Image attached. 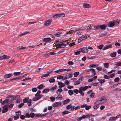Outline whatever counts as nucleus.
<instances>
[{
    "label": "nucleus",
    "mask_w": 121,
    "mask_h": 121,
    "mask_svg": "<svg viewBox=\"0 0 121 121\" xmlns=\"http://www.w3.org/2000/svg\"><path fill=\"white\" fill-rule=\"evenodd\" d=\"M26 114L25 115L26 117V118H29L30 117L33 118L35 116V117H41L46 116L47 114H43L42 115L40 114Z\"/></svg>",
    "instance_id": "f257e3e1"
},
{
    "label": "nucleus",
    "mask_w": 121,
    "mask_h": 121,
    "mask_svg": "<svg viewBox=\"0 0 121 121\" xmlns=\"http://www.w3.org/2000/svg\"><path fill=\"white\" fill-rule=\"evenodd\" d=\"M60 43L61 48H64L66 45L68 44L69 43L68 41L66 40L61 42Z\"/></svg>",
    "instance_id": "f03ea898"
},
{
    "label": "nucleus",
    "mask_w": 121,
    "mask_h": 121,
    "mask_svg": "<svg viewBox=\"0 0 121 121\" xmlns=\"http://www.w3.org/2000/svg\"><path fill=\"white\" fill-rule=\"evenodd\" d=\"M121 116V115L120 114H119V115L117 116L114 117H110L109 119V120L110 121H115L117 118H119Z\"/></svg>",
    "instance_id": "7ed1b4c3"
},
{
    "label": "nucleus",
    "mask_w": 121,
    "mask_h": 121,
    "mask_svg": "<svg viewBox=\"0 0 121 121\" xmlns=\"http://www.w3.org/2000/svg\"><path fill=\"white\" fill-rule=\"evenodd\" d=\"M87 38V36L86 35H83L80 37L78 39V43H80L81 41L84 40Z\"/></svg>",
    "instance_id": "20e7f679"
},
{
    "label": "nucleus",
    "mask_w": 121,
    "mask_h": 121,
    "mask_svg": "<svg viewBox=\"0 0 121 121\" xmlns=\"http://www.w3.org/2000/svg\"><path fill=\"white\" fill-rule=\"evenodd\" d=\"M52 21V19H51L46 21L45 22L44 25L46 26H49L50 25Z\"/></svg>",
    "instance_id": "39448f33"
},
{
    "label": "nucleus",
    "mask_w": 121,
    "mask_h": 121,
    "mask_svg": "<svg viewBox=\"0 0 121 121\" xmlns=\"http://www.w3.org/2000/svg\"><path fill=\"white\" fill-rule=\"evenodd\" d=\"M2 108L3 109L2 112L3 113H4L6 112L8 110V107L6 105H4L3 107Z\"/></svg>",
    "instance_id": "423d86ee"
},
{
    "label": "nucleus",
    "mask_w": 121,
    "mask_h": 121,
    "mask_svg": "<svg viewBox=\"0 0 121 121\" xmlns=\"http://www.w3.org/2000/svg\"><path fill=\"white\" fill-rule=\"evenodd\" d=\"M79 93L81 94V95L82 96H84V93L82 91H85L84 89L83 86H81L80 87L79 89Z\"/></svg>",
    "instance_id": "0eeeda50"
},
{
    "label": "nucleus",
    "mask_w": 121,
    "mask_h": 121,
    "mask_svg": "<svg viewBox=\"0 0 121 121\" xmlns=\"http://www.w3.org/2000/svg\"><path fill=\"white\" fill-rule=\"evenodd\" d=\"M80 49V51L81 52L83 53H87L88 51V50L87 49L86 47H83L82 48H81Z\"/></svg>",
    "instance_id": "6e6552de"
},
{
    "label": "nucleus",
    "mask_w": 121,
    "mask_h": 121,
    "mask_svg": "<svg viewBox=\"0 0 121 121\" xmlns=\"http://www.w3.org/2000/svg\"><path fill=\"white\" fill-rule=\"evenodd\" d=\"M10 58L9 56H8L5 55H4L3 56L0 57V60H2L3 59H8Z\"/></svg>",
    "instance_id": "1a4fd4ad"
},
{
    "label": "nucleus",
    "mask_w": 121,
    "mask_h": 121,
    "mask_svg": "<svg viewBox=\"0 0 121 121\" xmlns=\"http://www.w3.org/2000/svg\"><path fill=\"white\" fill-rule=\"evenodd\" d=\"M61 42H59V41L56 40L55 42L56 45V46L57 48H61Z\"/></svg>",
    "instance_id": "9d476101"
},
{
    "label": "nucleus",
    "mask_w": 121,
    "mask_h": 121,
    "mask_svg": "<svg viewBox=\"0 0 121 121\" xmlns=\"http://www.w3.org/2000/svg\"><path fill=\"white\" fill-rule=\"evenodd\" d=\"M13 76V74L11 73H10L8 74H6L5 75L4 77L5 78H9L10 77Z\"/></svg>",
    "instance_id": "9b49d317"
},
{
    "label": "nucleus",
    "mask_w": 121,
    "mask_h": 121,
    "mask_svg": "<svg viewBox=\"0 0 121 121\" xmlns=\"http://www.w3.org/2000/svg\"><path fill=\"white\" fill-rule=\"evenodd\" d=\"M89 70H90L91 72L92 75V76H94L95 75V71L94 69L91 68L89 69Z\"/></svg>",
    "instance_id": "f8f14e48"
},
{
    "label": "nucleus",
    "mask_w": 121,
    "mask_h": 121,
    "mask_svg": "<svg viewBox=\"0 0 121 121\" xmlns=\"http://www.w3.org/2000/svg\"><path fill=\"white\" fill-rule=\"evenodd\" d=\"M61 102H56L53 104V106L54 107H58L60 106L61 105Z\"/></svg>",
    "instance_id": "ddd939ff"
},
{
    "label": "nucleus",
    "mask_w": 121,
    "mask_h": 121,
    "mask_svg": "<svg viewBox=\"0 0 121 121\" xmlns=\"http://www.w3.org/2000/svg\"><path fill=\"white\" fill-rule=\"evenodd\" d=\"M58 84L59 85V87L61 88L65 86V83H62L61 82H58Z\"/></svg>",
    "instance_id": "4468645a"
},
{
    "label": "nucleus",
    "mask_w": 121,
    "mask_h": 121,
    "mask_svg": "<svg viewBox=\"0 0 121 121\" xmlns=\"http://www.w3.org/2000/svg\"><path fill=\"white\" fill-rule=\"evenodd\" d=\"M112 45L111 44H110L103 48V50H104L108 49L111 48H112Z\"/></svg>",
    "instance_id": "2eb2a0df"
},
{
    "label": "nucleus",
    "mask_w": 121,
    "mask_h": 121,
    "mask_svg": "<svg viewBox=\"0 0 121 121\" xmlns=\"http://www.w3.org/2000/svg\"><path fill=\"white\" fill-rule=\"evenodd\" d=\"M102 103V99L100 100L98 99L95 102L94 104L99 105V104H100Z\"/></svg>",
    "instance_id": "dca6fc26"
},
{
    "label": "nucleus",
    "mask_w": 121,
    "mask_h": 121,
    "mask_svg": "<svg viewBox=\"0 0 121 121\" xmlns=\"http://www.w3.org/2000/svg\"><path fill=\"white\" fill-rule=\"evenodd\" d=\"M80 108V106H77L76 107H75V106H74L72 107V108H71L70 109L71 111H73L74 109H75V110H77L78 109H79Z\"/></svg>",
    "instance_id": "f3484780"
},
{
    "label": "nucleus",
    "mask_w": 121,
    "mask_h": 121,
    "mask_svg": "<svg viewBox=\"0 0 121 121\" xmlns=\"http://www.w3.org/2000/svg\"><path fill=\"white\" fill-rule=\"evenodd\" d=\"M51 40V39L50 38H44L43 39L42 41L43 42H48Z\"/></svg>",
    "instance_id": "a211bd4d"
},
{
    "label": "nucleus",
    "mask_w": 121,
    "mask_h": 121,
    "mask_svg": "<svg viewBox=\"0 0 121 121\" xmlns=\"http://www.w3.org/2000/svg\"><path fill=\"white\" fill-rule=\"evenodd\" d=\"M83 7L84 8H89L90 7V4H87L86 3H84Z\"/></svg>",
    "instance_id": "6ab92c4d"
},
{
    "label": "nucleus",
    "mask_w": 121,
    "mask_h": 121,
    "mask_svg": "<svg viewBox=\"0 0 121 121\" xmlns=\"http://www.w3.org/2000/svg\"><path fill=\"white\" fill-rule=\"evenodd\" d=\"M62 33V32H57L56 34H54V35L56 37H60L61 36L60 35Z\"/></svg>",
    "instance_id": "aec40b11"
},
{
    "label": "nucleus",
    "mask_w": 121,
    "mask_h": 121,
    "mask_svg": "<svg viewBox=\"0 0 121 121\" xmlns=\"http://www.w3.org/2000/svg\"><path fill=\"white\" fill-rule=\"evenodd\" d=\"M108 26L109 27H111L114 26L115 25V23L113 22H111L108 23Z\"/></svg>",
    "instance_id": "412c9836"
},
{
    "label": "nucleus",
    "mask_w": 121,
    "mask_h": 121,
    "mask_svg": "<svg viewBox=\"0 0 121 121\" xmlns=\"http://www.w3.org/2000/svg\"><path fill=\"white\" fill-rule=\"evenodd\" d=\"M49 91L50 89L49 88H46L44 89L42 92L43 93H47Z\"/></svg>",
    "instance_id": "4be33fe9"
},
{
    "label": "nucleus",
    "mask_w": 121,
    "mask_h": 121,
    "mask_svg": "<svg viewBox=\"0 0 121 121\" xmlns=\"http://www.w3.org/2000/svg\"><path fill=\"white\" fill-rule=\"evenodd\" d=\"M71 109H68L64 111L61 112V113H69L71 112Z\"/></svg>",
    "instance_id": "5701e85b"
},
{
    "label": "nucleus",
    "mask_w": 121,
    "mask_h": 121,
    "mask_svg": "<svg viewBox=\"0 0 121 121\" xmlns=\"http://www.w3.org/2000/svg\"><path fill=\"white\" fill-rule=\"evenodd\" d=\"M65 69H59L57 70H56L54 71V72L56 73H59L60 72H63L64 71H65Z\"/></svg>",
    "instance_id": "b1692460"
},
{
    "label": "nucleus",
    "mask_w": 121,
    "mask_h": 121,
    "mask_svg": "<svg viewBox=\"0 0 121 121\" xmlns=\"http://www.w3.org/2000/svg\"><path fill=\"white\" fill-rule=\"evenodd\" d=\"M70 100L69 99H66V100H64L63 102V104H66L69 102Z\"/></svg>",
    "instance_id": "393cba45"
},
{
    "label": "nucleus",
    "mask_w": 121,
    "mask_h": 121,
    "mask_svg": "<svg viewBox=\"0 0 121 121\" xmlns=\"http://www.w3.org/2000/svg\"><path fill=\"white\" fill-rule=\"evenodd\" d=\"M98 58V56H91L90 57H87V58L88 59H95L96 58Z\"/></svg>",
    "instance_id": "a878e982"
},
{
    "label": "nucleus",
    "mask_w": 121,
    "mask_h": 121,
    "mask_svg": "<svg viewBox=\"0 0 121 121\" xmlns=\"http://www.w3.org/2000/svg\"><path fill=\"white\" fill-rule=\"evenodd\" d=\"M117 52H114L112 53L110 55V56L111 57H114L116 56Z\"/></svg>",
    "instance_id": "bb28decb"
},
{
    "label": "nucleus",
    "mask_w": 121,
    "mask_h": 121,
    "mask_svg": "<svg viewBox=\"0 0 121 121\" xmlns=\"http://www.w3.org/2000/svg\"><path fill=\"white\" fill-rule=\"evenodd\" d=\"M53 17L54 18H57L59 17H60L59 14H56L53 16Z\"/></svg>",
    "instance_id": "cd10ccee"
},
{
    "label": "nucleus",
    "mask_w": 121,
    "mask_h": 121,
    "mask_svg": "<svg viewBox=\"0 0 121 121\" xmlns=\"http://www.w3.org/2000/svg\"><path fill=\"white\" fill-rule=\"evenodd\" d=\"M119 21L118 20H115L114 21V23H115V25L116 26H118L119 23Z\"/></svg>",
    "instance_id": "c85d7f7f"
},
{
    "label": "nucleus",
    "mask_w": 121,
    "mask_h": 121,
    "mask_svg": "<svg viewBox=\"0 0 121 121\" xmlns=\"http://www.w3.org/2000/svg\"><path fill=\"white\" fill-rule=\"evenodd\" d=\"M9 100L8 99H7L5 100L4 101L0 102V103H1V104H4L7 103L9 101Z\"/></svg>",
    "instance_id": "c756f323"
},
{
    "label": "nucleus",
    "mask_w": 121,
    "mask_h": 121,
    "mask_svg": "<svg viewBox=\"0 0 121 121\" xmlns=\"http://www.w3.org/2000/svg\"><path fill=\"white\" fill-rule=\"evenodd\" d=\"M106 27V26L104 25H100V28L102 30L105 29Z\"/></svg>",
    "instance_id": "7c9ffc66"
},
{
    "label": "nucleus",
    "mask_w": 121,
    "mask_h": 121,
    "mask_svg": "<svg viewBox=\"0 0 121 121\" xmlns=\"http://www.w3.org/2000/svg\"><path fill=\"white\" fill-rule=\"evenodd\" d=\"M55 81V79L53 78H50L49 80V82L51 83H53Z\"/></svg>",
    "instance_id": "2f4dec72"
},
{
    "label": "nucleus",
    "mask_w": 121,
    "mask_h": 121,
    "mask_svg": "<svg viewBox=\"0 0 121 121\" xmlns=\"http://www.w3.org/2000/svg\"><path fill=\"white\" fill-rule=\"evenodd\" d=\"M98 80L100 82L101 84H102L105 82V80L104 79H98Z\"/></svg>",
    "instance_id": "473e14b6"
},
{
    "label": "nucleus",
    "mask_w": 121,
    "mask_h": 121,
    "mask_svg": "<svg viewBox=\"0 0 121 121\" xmlns=\"http://www.w3.org/2000/svg\"><path fill=\"white\" fill-rule=\"evenodd\" d=\"M57 87V86L56 85H55V87H52L50 89V90L51 91L53 92L54 91V90H55L56 89V87Z\"/></svg>",
    "instance_id": "72a5a7b5"
},
{
    "label": "nucleus",
    "mask_w": 121,
    "mask_h": 121,
    "mask_svg": "<svg viewBox=\"0 0 121 121\" xmlns=\"http://www.w3.org/2000/svg\"><path fill=\"white\" fill-rule=\"evenodd\" d=\"M43 87H44V85L43 84H41L37 87V88L39 89H42Z\"/></svg>",
    "instance_id": "f704fd0d"
},
{
    "label": "nucleus",
    "mask_w": 121,
    "mask_h": 121,
    "mask_svg": "<svg viewBox=\"0 0 121 121\" xmlns=\"http://www.w3.org/2000/svg\"><path fill=\"white\" fill-rule=\"evenodd\" d=\"M62 91V88H60L59 89L56 91V92L57 94H60Z\"/></svg>",
    "instance_id": "c9c22d12"
},
{
    "label": "nucleus",
    "mask_w": 121,
    "mask_h": 121,
    "mask_svg": "<svg viewBox=\"0 0 121 121\" xmlns=\"http://www.w3.org/2000/svg\"><path fill=\"white\" fill-rule=\"evenodd\" d=\"M21 114H18V115H17L13 117L14 119L15 120H16L19 118V115H20Z\"/></svg>",
    "instance_id": "e433bc0d"
},
{
    "label": "nucleus",
    "mask_w": 121,
    "mask_h": 121,
    "mask_svg": "<svg viewBox=\"0 0 121 121\" xmlns=\"http://www.w3.org/2000/svg\"><path fill=\"white\" fill-rule=\"evenodd\" d=\"M79 74V73L78 72H75L73 73V75L75 77H77Z\"/></svg>",
    "instance_id": "4c0bfd02"
},
{
    "label": "nucleus",
    "mask_w": 121,
    "mask_h": 121,
    "mask_svg": "<svg viewBox=\"0 0 121 121\" xmlns=\"http://www.w3.org/2000/svg\"><path fill=\"white\" fill-rule=\"evenodd\" d=\"M68 93L70 95H72L73 94V90H69L68 91Z\"/></svg>",
    "instance_id": "58836bf2"
},
{
    "label": "nucleus",
    "mask_w": 121,
    "mask_h": 121,
    "mask_svg": "<svg viewBox=\"0 0 121 121\" xmlns=\"http://www.w3.org/2000/svg\"><path fill=\"white\" fill-rule=\"evenodd\" d=\"M21 73L20 72H15L13 73V75L15 76H18Z\"/></svg>",
    "instance_id": "ea45409f"
},
{
    "label": "nucleus",
    "mask_w": 121,
    "mask_h": 121,
    "mask_svg": "<svg viewBox=\"0 0 121 121\" xmlns=\"http://www.w3.org/2000/svg\"><path fill=\"white\" fill-rule=\"evenodd\" d=\"M91 86H92L91 85H88V86H85L84 87L83 86V88L84 89L86 90L87 88H91Z\"/></svg>",
    "instance_id": "a19ab883"
},
{
    "label": "nucleus",
    "mask_w": 121,
    "mask_h": 121,
    "mask_svg": "<svg viewBox=\"0 0 121 121\" xmlns=\"http://www.w3.org/2000/svg\"><path fill=\"white\" fill-rule=\"evenodd\" d=\"M41 93V91L40 90H38L37 92V93L35 94V97L38 96L39 95H40Z\"/></svg>",
    "instance_id": "79ce46f5"
},
{
    "label": "nucleus",
    "mask_w": 121,
    "mask_h": 121,
    "mask_svg": "<svg viewBox=\"0 0 121 121\" xmlns=\"http://www.w3.org/2000/svg\"><path fill=\"white\" fill-rule=\"evenodd\" d=\"M63 76L59 75L57 77V78L58 79H61L63 80Z\"/></svg>",
    "instance_id": "37998d69"
},
{
    "label": "nucleus",
    "mask_w": 121,
    "mask_h": 121,
    "mask_svg": "<svg viewBox=\"0 0 121 121\" xmlns=\"http://www.w3.org/2000/svg\"><path fill=\"white\" fill-rule=\"evenodd\" d=\"M49 76L48 74L46 73L44 74H43L42 75L41 78H43V77H47Z\"/></svg>",
    "instance_id": "c03bdc74"
},
{
    "label": "nucleus",
    "mask_w": 121,
    "mask_h": 121,
    "mask_svg": "<svg viewBox=\"0 0 121 121\" xmlns=\"http://www.w3.org/2000/svg\"><path fill=\"white\" fill-rule=\"evenodd\" d=\"M94 28L95 30L99 29L100 28V25H97L95 26H94Z\"/></svg>",
    "instance_id": "a18cd8bd"
},
{
    "label": "nucleus",
    "mask_w": 121,
    "mask_h": 121,
    "mask_svg": "<svg viewBox=\"0 0 121 121\" xmlns=\"http://www.w3.org/2000/svg\"><path fill=\"white\" fill-rule=\"evenodd\" d=\"M29 99L28 98H25L23 100V103H27V100Z\"/></svg>",
    "instance_id": "49530a36"
},
{
    "label": "nucleus",
    "mask_w": 121,
    "mask_h": 121,
    "mask_svg": "<svg viewBox=\"0 0 121 121\" xmlns=\"http://www.w3.org/2000/svg\"><path fill=\"white\" fill-rule=\"evenodd\" d=\"M55 53L54 52H50V53H48L47 55L48 56H49V55H55Z\"/></svg>",
    "instance_id": "de8ad7c7"
},
{
    "label": "nucleus",
    "mask_w": 121,
    "mask_h": 121,
    "mask_svg": "<svg viewBox=\"0 0 121 121\" xmlns=\"http://www.w3.org/2000/svg\"><path fill=\"white\" fill-rule=\"evenodd\" d=\"M77 31V30H75L74 31V30H70L69 32H67L66 33V34H71L73 33V32H75L76 31Z\"/></svg>",
    "instance_id": "09e8293b"
},
{
    "label": "nucleus",
    "mask_w": 121,
    "mask_h": 121,
    "mask_svg": "<svg viewBox=\"0 0 121 121\" xmlns=\"http://www.w3.org/2000/svg\"><path fill=\"white\" fill-rule=\"evenodd\" d=\"M109 63H104V67L106 68H108V67Z\"/></svg>",
    "instance_id": "8fccbe9b"
},
{
    "label": "nucleus",
    "mask_w": 121,
    "mask_h": 121,
    "mask_svg": "<svg viewBox=\"0 0 121 121\" xmlns=\"http://www.w3.org/2000/svg\"><path fill=\"white\" fill-rule=\"evenodd\" d=\"M31 80V78H26L25 79H23L21 81H24L26 80Z\"/></svg>",
    "instance_id": "3c124183"
},
{
    "label": "nucleus",
    "mask_w": 121,
    "mask_h": 121,
    "mask_svg": "<svg viewBox=\"0 0 121 121\" xmlns=\"http://www.w3.org/2000/svg\"><path fill=\"white\" fill-rule=\"evenodd\" d=\"M93 108L94 109H97L99 108V106L98 105L95 104V105L93 106Z\"/></svg>",
    "instance_id": "603ef678"
},
{
    "label": "nucleus",
    "mask_w": 121,
    "mask_h": 121,
    "mask_svg": "<svg viewBox=\"0 0 121 121\" xmlns=\"http://www.w3.org/2000/svg\"><path fill=\"white\" fill-rule=\"evenodd\" d=\"M107 32L104 33H103V34H101L99 36L100 37H103L104 36L106 35H107Z\"/></svg>",
    "instance_id": "864d4df0"
},
{
    "label": "nucleus",
    "mask_w": 121,
    "mask_h": 121,
    "mask_svg": "<svg viewBox=\"0 0 121 121\" xmlns=\"http://www.w3.org/2000/svg\"><path fill=\"white\" fill-rule=\"evenodd\" d=\"M96 67V65L95 64H90V66H89V67Z\"/></svg>",
    "instance_id": "5fc2aeb1"
},
{
    "label": "nucleus",
    "mask_w": 121,
    "mask_h": 121,
    "mask_svg": "<svg viewBox=\"0 0 121 121\" xmlns=\"http://www.w3.org/2000/svg\"><path fill=\"white\" fill-rule=\"evenodd\" d=\"M56 99H62V95H58L56 97Z\"/></svg>",
    "instance_id": "6e6d98bb"
},
{
    "label": "nucleus",
    "mask_w": 121,
    "mask_h": 121,
    "mask_svg": "<svg viewBox=\"0 0 121 121\" xmlns=\"http://www.w3.org/2000/svg\"><path fill=\"white\" fill-rule=\"evenodd\" d=\"M73 92L76 94H77L79 92V90H78L77 89H75L73 90Z\"/></svg>",
    "instance_id": "4d7b16f0"
},
{
    "label": "nucleus",
    "mask_w": 121,
    "mask_h": 121,
    "mask_svg": "<svg viewBox=\"0 0 121 121\" xmlns=\"http://www.w3.org/2000/svg\"><path fill=\"white\" fill-rule=\"evenodd\" d=\"M120 80V78L119 77L116 78L114 80V81L115 82H118Z\"/></svg>",
    "instance_id": "13d9d810"
},
{
    "label": "nucleus",
    "mask_w": 121,
    "mask_h": 121,
    "mask_svg": "<svg viewBox=\"0 0 121 121\" xmlns=\"http://www.w3.org/2000/svg\"><path fill=\"white\" fill-rule=\"evenodd\" d=\"M72 105L71 104H70L67 105L66 107V108L68 109H69L71 108H72Z\"/></svg>",
    "instance_id": "bf43d9fd"
},
{
    "label": "nucleus",
    "mask_w": 121,
    "mask_h": 121,
    "mask_svg": "<svg viewBox=\"0 0 121 121\" xmlns=\"http://www.w3.org/2000/svg\"><path fill=\"white\" fill-rule=\"evenodd\" d=\"M50 99L51 101L52 102H54L55 100V98L53 96L50 97Z\"/></svg>",
    "instance_id": "052dcab7"
},
{
    "label": "nucleus",
    "mask_w": 121,
    "mask_h": 121,
    "mask_svg": "<svg viewBox=\"0 0 121 121\" xmlns=\"http://www.w3.org/2000/svg\"><path fill=\"white\" fill-rule=\"evenodd\" d=\"M95 94L94 92H92L90 95V97L91 98H93L95 96Z\"/></svg>",
    "instance_id": "680f3d73"
},
{
    "label": "nucleus",
    "mask_w": 121,
    "mask_h": 121,
    "mask_svg": "<svg viewBox=\"0 0 121 121\" xmlns=\"http://www.w3.org/2000/svg\"><path fill=\"white\" fill-rule=\"evenodd\" d=\"M32 91L33 92H35L37 91V89L35 87L32 88Z\"/></svg>",
    "instance_id": "e2e57ef3"
},
{
    "label": "nucleus",
    "mask_w": 121,
    "mask_h": 121,
    "mask_svg": "<svg viewBox=\"0 0 121 121\" xmlns=\"http://www.w3.org/2000/svg\"><path fill=\"white\" fill-rule=\"evenodd\" d=\"M84 78L83 77H81L78 80L79 82H80Z\"/></svg>",
    "instance_id": "0e129e2a"
},
{
    "label": "nucleus",
    "mask_w": 121,
    "mask_h": 121,
    "mask_svg": "<svg viewBox=\"0 0 121 121\" xmlns=\"http://www.w3.org/2000/svg\"><path fill=\"white\" fill-rule=\"evenodd\" d=\"M14 105V104H11L9 105H8L7 106L9 108H11L13 107Z\"/></svg>",
    "instance_id": "69168bd1"
},
{
    "label": "nucleus",
    "mask_w": 121,
    "mask_h": 121,
    "mask_svg": "<svg viewBox=\"0 0 121 121\" xmlns=\"http://www.w3.org/2000/svg\"><path fill=\"white\" fill-rule=\"evenodd\" d=\"M60 17H63L65 16V15L64 13H59Z\"/></svg>",
    "instance_id": "338daca9"
},
{
    "label": "nucleus",
    "mask_w": 121,
    "mask_h": 121,
    "mask_svg": "<svg viewBox=\"0 0 121 121\" xmlns=\"http://www.w3.org/2000/svg\"><path fill=\"white\" fill-rule=\"evenodd\" d=\"M103 46H104L103 44H101V45H100L99 46H98L97 48L99 49H101L103 47Z\"/></svg>",
    "instance_id": "774afa93"
}]
</instances>
